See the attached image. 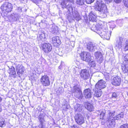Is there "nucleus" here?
Segmentation results:
<instances>
[{"label": "nucleus", "instance_id": "nucleus-1", "mask_svg": "<svg viewBox=\"0 0 128 128\" xmlns=\"http://www.w3.org/2000/svg\"><path fill=\"white\" fill-rule=\"evenodd\" d=\"M95 8L97 10L105 14L104 16H106L108 12L106 6L101 0H97L94 3Z\"/></svg>", "mask_w": 128, "mask_h": 128}, {"label": "nucleus", "instance_id": "nucleus-2", "mask_svg": "<svg viewBox=\"0 0 128 128\" xmlns=\"http://www.w3.org/2000/svg\"><path fill=\"white\" fill-rule=\"evenodd\" d=\"M12 4L9 2H6L4 3L1 7L2 10L4 12H9L12 10Z\"/></svg>", "mask_w": 128, "mask_h": 128}, {"label": "nucleus", "instance_id": "nucleus-3", "mask_svg": "<svg viewBox=\"0 0 128 128\" xmlns=\"http://www.w3.org/2000/svg\"><path fill=\"white\" fill-rule=\"evenodd\" d=\"M80 56L81 59L86 62L90 61L91 60V56L90 53L86 52H82L80 54Z\"/></svg>", "mask_w": 128, "mask_h": 128}, {"label": "nucleus", "instance_id": "nucleus-4", "mask_svg": "<svg viewBox=\"0 0 128 128\" xmlns=\"http://www.w3.org/2000/svg\"><path fill=\"white\" fill-rule=\"evenodd\" d=\"M41 84L44 86H47L50 84V80L49 77L47 75L42 76L40 79Z\"/></svg>", "mask_w": 128, "mask_h": 128}, {"label": "nucleus", "instance_id": "nucleus-5", "mask_svg": "<svg viewBox=\"0 0 128 128\" xmlns=\"http://www.w3.org/2000/svg\"><path fill=\"white\" fill-rule=\"evenodd\" d=\"M112 114L110 112L109 114V116L106 118V120L108 121L107 124L109 127H113L114 126L115 122L113 119L114 118L112 116Z\"/></svg>", "mask_w": 128, "mask_h": 128}, {"label": "nucleus", "instance_id": "nucleus-6", "mask_svg": "<svg viewBox=\"0 0 128 128\" xmlns=\"http://www.w3.org/2000/svg\"><path fill=\"white\" fill-rule=\"evenodd\" d=\"M41 47L42 50L46 53H48L50 52L52 49L51 44L48 43L42 44Z\"/></svg>", "mask_w": 128, "mask_h": 128}, {"label": "nucleus", "instance_id": "nucleus-7", "mask_svg": "<svg viewBox=\"0 0 128 128\" xmlns=\"http://www.w3.org/2000/svg\"><path fill=\"white\" fill-rule=\"evenodd\" d=\"M116 48L118 50L121 49L123 45V38L120 36L117 37L116 38Z\"/></svg>", "mask_w": 128, "mask_h": 128}, {"label": "nucleus", "instance_id": "nucleus-8", "mask_svg": "<svg viewBox=\"0 0 128 128\" xmlns=\"http://www.w3.org/2000/svg\"><path fill=\"white\" fill-rule=\"evenodd\" d=\"M75 119L76 122L79 124H81L84 122V118L80 114H76L75 116Z\"/></svg>", "mask_w": 128, "mask_h": 128}, {"label": "nucleus", "instance_id": "nucleus-9", "mask_svg": "<svg viewBox=\"0 0 128 128\" xmlns=\"http://www.w3.org/2000/svg\"><path fill=\"white\" fill-rule=\"evenodd\" d=\"M106 86L105 81L101 80H99L96 85V88L98 89L101 90L105 88Z\"/></svg>", "mask_w": 128, "mask_h": 128}, {"label": "nucleus", "instance_id": "nucleus-10", "mask_svg": "<svg viewBox=\"0 0 128 128\" xmlns=\"http://www.w3.org/2000/svg\"><path fill=\"white\" fill-rule=\"evenodd\" d=\"M97 45L91 42H88L86 44V48L90 51L92 52L97 49Z\"/></svg>", "mask_w": 128, "mask_h": 128}, {"label": "nucleus", "instance_id": "nucleus-11", "mask_svg": "<svg viewBox=\"0 0 128 128\" xmlns=\"http://www.w3.org/2000/svg\"><path fill=\"white\" fill-rule=\"evenodd\" d=\"M80 75L81 78L84 80L88 79L90 77L89 72L86 70H82L80 73Z\"/></svg>", "mask_w": 128, "mask_h": 128}, {"label": "nucleus", "instance_id": "nucleus-12", "mask_svg": "<svg viewBox=\"0 0 128 128\" xmlns=\"http://www.w3.org/2000/svg\"><path fill=\"white\" fill-rule=\"evenodd\" d=\"M16 68L18 76L20 77L24 72V68L23 66L19 64L16 66Z\"/></svg>", "mask_w": 128, "mask_h": 128}, {"label": "nucleus", "instance_id": "nucleus-13", "mask_svg": "<svg viewBox=\"0 0 128 128\" xmlns=\"http://www.w3.org/2000/svg\"><path fill=\"white\" fill-rule=\"evenodd\" d=\"M121 80L119 76L114 77L112 80V84L115 86H119L121 83Z\"/></svg>", "mask_w": 128, "mask_h": 128}, {"label": "nucleus", "instance_id": "nucleus-14", "mask_svg": "<svg viewBox=\"0 0 128 128\" xmlns=\"http://www.w3.org/2000/svg\"><path fill=\"white\" fill-rule=\"evenodd\" d=\"M124 62H123V66L122 67V69L124 72V69L125 70H128V54L124 57Z\"/></svg>", "mask_w": 128, "mask_h": 128}, {"label": "nucleus", "instance_id": "nucleus-15", "mask_svg": "<svg viewBox=\"0 0 128 128\" xmlns=\"http://www.w3.org/2000/svg\"><path fill=\"white\" fill-rule=\"evenodd\" d=\"M49 29L50 32L55 34H56L59 32L58 27L54 24L50 25Z\"/></svg>", "mask_w": 128, "mask_h": 128}, {"label": "nucleus", "instance_id": "nucleus-16", "mask_svg": "<svg viewBox=\"0 0 128 128\" xmlns=\"http://www.w3.org/2000/svg\"><path fill=\"white\" fill-rule=\"evenodd\" d=\"M83 94L85 98H90L92 97L91 90L89 88L85 89L84 91Z\"/></svg>", "mask_w": 128, "mask_h": 128}, {"label": "nucleus", "instance_id": "nucleus-17", "mask_svg": "<svg viewBox=\"0 0 128 128\" xmlns=\"http://www.w3.org/2000/svg\"><path fill=\"white\" fill-rule=\"evenodd\" d=\"M94 56L97 60V61L100 63L102 62L103 60L102 56L101 53L99 52H97L94 53Z\"/></svg>", "mask_w": 128, "mask_h": 128}, {"label": "nucleus", "instance_id": "nucleus-18", "mask_svg": "<svg viewBox=\"0 0 128 128\" xmlns=\"http://www.w3.org/2000/svg\"><path fill=\"white\" fill-rule=\"evenodd\" d=\"M90 21L92 22H96L97 21L96 14L93 12H91L88 15Z\"/></svg>", "mask_w": 128, "mask_h": 128}, {"label": "nucleus", "instance_id": "nucleus-19", "mask_svg": "<svg viewBox=\"0 0 128 128\" xmlns=\"http://www.w3.org/2000/svg\"><path fill=\"white\" fill-rule=\"evenodd\" d=\"M52 42L54 46H57L58 44H59L60 43V41L59 39V37L57 36L52 37Z\"/></svg>", "mask_w": 128, "mask_h": 128}, {"label": "nucleus", "instance_id": "nucleus-20", "mask_svg": "<svg viewBox=\"0 0 128 128\" xmlns=\"http://www.w3.org/2000/svg\"><path fill=\"white\" fill-rule=\"evenodd\" d=\"M91 24L93 25L92 27H90L91 30L97 33L98 31L101 28L100 26L98 24L94 25V24H92L91 23Z\"/></svg>", "mask_w": 128, "mask_h": 128}, {"label": "nucleus", "instance_id": "nucleus-21", "mask_svg": "<svg viewBox=\"0 0 128 128\" xmlns=\"http://www.w3.org/2000/svg\"><path fill=\"white\" fill-rule=\"evenodd\" d=\"M98 31L97 33L100 35L102 38L103 37L105 39H108V38H107V36H106V32L102 31V29L101 28L99 30H98Z\"/></svg>", "mask_w": 128, "mask_h": 128}, {"label": "nucleus", "instance_id": "nucleus-22", "mask_svg": "<svg viewBox=\"0 0 128 128\" xmlns=\"http://www.w3.org/2000/svg\"><path fill=\"white\" fill-rule=\"evenodd\" d=\"M118 95L116 92H114L111 93V96L110 98L113 101L115 102L117 101V98Z\"/></svg>", "mask_w": 128, "mask_h": 128}, {"label": "nucleus", "instance_id": "nucleus-23", "mask_svg": "<svg viewBox=\"0 0 128 128\" xmlns=\"http://www.w3.org/2000/svg\"><path fill=\"white\" fill-rule=\"evenodd\" d=\"M85 107L86 109L90 112L93 110L94 108L92 104L88 103H86Z\"/></svg>", "mask_w": 128, "mask_h": 128}, {"label": "nucleus", "instance_id": "nucleus-24", "mask_svg": "<svg viewBox=\"0 0 128 128\" xmlns=\"http://www.w3.org/2000/svg\"><path fill=\"white\" fill-rule=\"evenodd\" d=\"M81 90L80 88L77 85L74 86L71 90L73 94Z\"/></svg>", "mask_w": 128, "mask_h": 128}, {"label": "nucleus", "instance_id": "nucleus-25", "mask_svg": "<svg viewBox=\"0 0 128 128\" xmlns=\"http://www.w3.org/2000/svg\"><path fill=\"white\" fill-rule=\"evenodd\" d=\"M73 94L76 98L80 100L82 99L83 97V95L81 90L74 93Z\"/></svg>", "mask_w": 128, "mask_h": 128}, {"label": "nucleus", "instance_id": "nucleus-26", "mask_svg": "<svg viewBox=\"0 0 128 128\" xmlns=\"http://www.w3.org/2000/svg\"><path fill=\"white\" fill-rule=\"evenodd\" d=\"M8 72L10 75H16L15 68L13 66H11L8 70Z\"/></svg>", "mask_w": 128, "mask_h": 128}, {"label": "nucleus", "instance_id": "nucleus-27", "mask_svg": "<svg viewBox=\"0 0 128 128\" xmlns=\"http://www.w3.org/2000/svg\"><path fill=\"white\" fill-rule=\"evenodd\" d=\"M102 94L101 90L98 89L96 88L94 96L97 97H100Z\"/></svg>", "mask_w": 128, "mask_h": 128}, {"label": "nucleus", "instance_id": "nucleus-28", "mask_svg": "<svg viewBox=\"0 0 128 128\" xmlns=\"http://www.w3.org/2000/svg\"><path fill=\"white\" fill-rule=\"evenodd\" d=\"M74 13H72L74 18L77 21H78L81 18L79 14L77 11H74Z\"/></svg>", "mask_w": 128, "mask_h": 128}, {"label": "nucleus", "instance_id": "nucleus-29", "mask_svg": "<svg viewBox=\"0 0 128 128\" xmlns=\"http://www.w3.org/2000/svg\"><path fill=\"white\" fill-rule=\"evenodd\" d=\"M81 105L78 104H76L74 106V109L76 111L80 112L82 110Z\"/></svg>", "mask_w": 128, "mask_h": 128}, {"label": "nucleus", "instance_id": "nucleus-30", "mask_svg": "<svg viewBox=\"0 0 128 128\" xmlns=\"http://www.w3.org/2000/svg\"><path fill=\"white\" fill-rule=\"evenodd\" d=\"M124 116V114L122 112L121 113L117 115L114 118V120H118L120 119L121 118H123Z\"/></svg>", "mask_w": 128, "mask_h": 128}, {"label": "nucleus", "instance_id": "nucleus-31", "mask_svg": "<svg viewBox=\"0 0 128 128\" xmlns=\"http://www.w3.org/2000/svg\"><path fill=\"white\" fill-rule=\"evenodd\" d=\"M44 115L43 114V113L41 112L38 116V120L40 122L42 126V123L44 120Z\"/></svg>", "mask_w": 128, "mask_h": 128}, {"label": "nucleus", "instance_id": "nucleus-32", "mask_svg": "<svg viewBox=\"0 0 128 128\" xmlns=\"http://www.w3.org/2000/svg\"><path fill=\"white\" fill-rule=\"evenodd\" d=\"M6 126V122L4 119H2L0 120V127H4Z\"/></svg>", "mask_w": 128, "mask_h": 128}, {"label": "nucleus", "instance_id": "nucleus-33", "mask_svg": "<svg viewBox=\"0 0 128 128\" xmlns=\"http://www.w3.org/2000/svg\"><path fill=\"white\" fill-rule=\"evenodd\" d=\"M66 8L68 10V12L72 13H73V8L71 5H70L69 4H68L67 5Z\"/></svg>", "mask_w": 128, "mask_h": 128}, {"label": "nucleus", "instance_id": "nucleus-34", "mask_svg": "<svg viewBox=\"0 0 128 128\" xmlns=\"http://www.w3.org/2000/svg\"><path fill=\"white\" fill-rule=\"evenodd\" d=\"M56 90L57 93L58 94H60L62 93L63 90L62 87H60L58 88H56Z\"/></svg>", "mask_w": 128, "mask_h": 128}, {"label": "nucleus", "instance_id": "nucleus-35", "mask_svg": "<svg viewBox=\"0 0 128 128\" xmlns=\"http://www.w3.org/2000/svg\"><path fill=\"white\" fill-rule=\"evenodd\" d=\"M67 2L66 0H64L62 1L61 4L62 8H66Z\"/></svg>", "mask_w": 128, "mask_h": 128}, {"label": "nucleus", "instance_id": "nucleus-36", "mask_svg": "<svg viewBox=\"0 0 128 128\" xmlns=\"http://www.w3.org/2000/svg\"><path fill=\"white\" fill-rule=\"evenodd\" d=\"M76 2L77 4L78 5L81 6L84 4L85 2L84 0H76Z\"/></svg>", "mask_w": 128, "mask_h": 128}, {"label": "nucleus", "instance_id": "nucleus-37", "mask_svg": "<svg viewBox=\"0 0 128 128\" xmlns=\"http://www.w3.org/2000/svg\"><path fill=\"white\" fill-rule=\"evenodd\" d=\"M117 24L120 26H122L123 22V20L122 19L118 20H116Z\"/></svg>", "mask_w": 128, "mask_h": 128}, {"label": "nucleus", "instance_id": "nucleus-38", "mask_svg": "<svg viewBox=\"0 0 128 128\" xmlns=\"http://www.w3.org/2000/svg\"><path fill=\"white\" fill-rule=\"evenodd\" d=\"M88 62H89V65L91 67H94L96 65L95 62L94 61H91V60L90 61Z\"/></svg>", "mask_w": 128, "mask_h": 128}, {"label": "nucleus", "instance_id": "nucleus-39", "mask_svg": "<svg viewBox=\"0 0 128 128\" xmlns=\"http://www.w3.org/2000/svg\"><path fill=\"white\" fill-rule=\"evenodd\" d=\"M10 17L14 20H16L17 19V15L14 13L10 15Z\"/></svg>", "mask_w": 128, "mask_h": 128}, {"label": "nucleus", "instance_id": "nucleus-40", "mask_svg": "<svg viewBox=\"0 0 128 128\" xmlns=\"http://www.w3.org/2000/svg\"><path fill=\"white\" fill-rule=\"evenodd\" d=\"M124 50L125 51L128 50V40H126V41Z\"/></svg>", "mask_w": 128, "mask_h": 128}, {"label": "nucleus", "instance_id": "nucleus-41", "mask_svg": "<svg viewBox=\"0 0 128 128\" xmlns=\"http://www.w3.org/2000/svg\"><path fill=\"white\" fill-rule=\"evenodd\" d=\"M105 115V113L104 112V111H101V113L100 114V118L101 119L103 118V117Z\"/></svg>", "mask_w": 128, "mask_h": 128}, {"label": "nucleus", "instance_id": "nucleus-42", "mask_svg": "<svg viewBox=\"0 0 128 128\" xmlns=\"http://www.w3.org/2000/svg\"><path fill=\"white\" fill-rule=\"evenodd\" d=\"M16 12H22V8L21 7H18L16 9Z\"/></svg>", "mask_w": 128, "mask_h": 128}, {"label": "nucleus", "instance_id": "nucleus-43", "mask_svg": "<svg viewBox=\"0 0 128 128\" xmlns=\"http://www.w3.org/2000/svg\"><path fill=\"white\" fill-rule=\"evenodd\" d=\"M119 128H128V124H123Z\"/></svg>", "mask_w": 128, "mask_h": 128}, {"label": "nucleus", "instance_id": "nucleus-44", "mask_svg": "<svg viewBox=\"0 0 128 128\" xmlns=\"http://www.w3.org/2000/svg\"><path fill=\"white\" fill-rule=\"evenodd\" d=\"M94 0H85V1L87 4H90L94 2Z\"/></svg>", "mask_w": 128, "mask_h": 128}, {"label": "nucleus", "instance_id": "nucleus-45", "mask_svg": "<svg viewBox=\"0 0 128 128\" xmlns=\"http://www.w3.org/2000/svg\"><path fill=\"white\" fill-rule=\"evenodd\" d=\"M106 36H107V38H108L106 39L107 40H108L109 39H110V33L108 32H106Z\"/></svg>", "mask_w": 128, "mask_h": 128}, {"label": "nucleus", "instance_id": "nucleus-46", "mask_svg": "<svg viewBox=\"0 0 128 128\" xmlns=\"http://www.w3.org/2000/svg\"><path fill=\"white\" fill-rule=\"evenodd\" d=\"M33 2L36 4H38L39 1L40 0H31Z\"/></svg>", "mask_w": 128, "mask_h": 128}, {"label": "nucleus", "instance_id": "nucleus-47", "mask_svg": "<svg viewBox=\"0 0 128 128\" xmlns=\"http://www.w3.org/2000/svg\"><path fill=\"white\" fill-rule=\"evenodd\" d=\"M70 128H78L76 125H74L72 126H70Z\"/></svg>", "mask_w": 128, "mask_h": 128}, {"label": "nucleus", "instance_id": "nucleus-48", "mask_svg": "<svg viewBox=\"0 0 128 128\" xmlns=\"http://www.w3.org/2000/svg\"><path fill=\"white\" fill-rule=\"evenodd\" d=\"M114 2L116 3H119L121 2L122 0H114Z\"/></svg>", "mask_w": 128, "mask_h": 128}, {"label": "nucleus", "instance_id": "nucleus-49", "mask_svg": "<svg viewBox=\"0 0 128 128\" xmlns=\"http://www.w3.org/2000/svg\"><path fill=\"white\" fill-rule=\"evenodd\" d=\"M128 2V0H123V2L124 3V4H126V3Z\"/></svg>", "mask_w": 128, "mask_h": 128}, {"label": "nucleus", "instance_id": "nucleus-50", "mask_svg": "<svg viewBox=\"0 0 128 128\" xmlns=\"http://www.w3.org/2000/svg\"><path fill=\"white\" fill-rule=\"evenodd\" d=\"M106 1L107 3L108 4L112 2V0H104Z\"/></svg>", "mask_w": 128, "mask_h": 128}, {"label": "nucleus", "instance_id": "nucleus-51", "mask_svg": "<svg viewBox=\"0 0 128 128\" xmlns=\"http://www.w3.org/2000/svg\"><path fill=\"white\" fill-rule=\"evenodd\" d=\"M74 0H66V1L67 2H70L72 4Z\"/></svg>", "mask_w": 128, "mask_h": 128}, {"label": "nucleus", "instance_id": "nucleus-52", "mask_svg": "<svg viewBox=\"0 0 128 128\" xmlns=\"http://www.w3.org/2000/svg\"><path fill=\"white\" fill-rule=\"evenodd\" d=\"M21 2L23 3L24 2H26L27 0H19Z\"/></svg>", "mask_w": 128, "mask_h": 128}, {"label": "nucleus", "instance_id": "nucleus-53", "mask_svg": "<svg viewBox=\"0 0 128 128\" xmlns=\"http://www.w3.org/2000/svg\"><path fill=\"white\" fill-rule=\"evenodd\" d=\"M126 3V4H124V6L127 7L128 8V2H127Z\"/></svg>", "mask_w": 128, "mask_h": 128}, {"label": "nucleus", "instance_id": "nucleus-54", "mask_svg": "<svg viewBox=\"0 0 128 128\" xmlns=\"http://www.w3.org/2000/svg\"><path fill=\"white\" fill-rule=\"evenodd\" d=\"M2 111V108L1 106L0 105V112Z\"/></svg>", "mask_w": 128, "mask_h": 128}, {"label": "nucleus", "instance_id": "nucleus-55", "mask_svg": "<svg viewBox=\"0 0 128 128\" xmlns=\"http://www.w3.org/2000/svg\"><path fill=\"white\" fill-rule=\"evenodd\" d=\"M2 100V99L0 97V102Z\"/></svg>", "mask_w": 128, "mask_h": 128}, {"label": "nucleus", "instance_id": "nucleus-56", "mask_svg": "<svg viewBox=\"0 0 128 128\" xmlns=\"http://www.w3.org/2000/svg\"><path fill=\"white\" fill-rule=\"evenodd\" d=\"M127 94L128 96V92L127 93Z\"/></svg>", "mask_w": 128, "mask_h": 128}]
</instances>
